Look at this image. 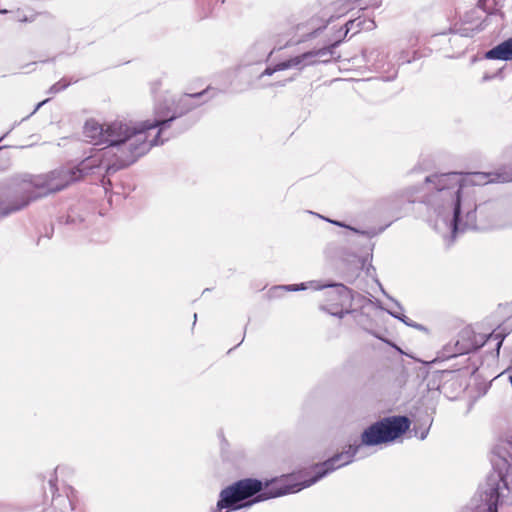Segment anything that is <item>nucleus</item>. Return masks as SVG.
Returning <instances> with one entry per match:
<instances>
[{
    "instance_id": "6ab92c4d",
    "label": "nucleus",
    "mask_w": 512,
    "mask_h": 512,
    "mask_svg": "<svg viewBox=\"0 0 512 512\" xmlns=\"http://www.w3.org/2000/svg\"><path fill=\"white\" fill-rule=\"evenodd\" d=\"M334 6H343V9L341 11V14H344L346 13V11L350 8L349 6V0H339L337 2L334 3Z\"/></svg>"
},
{
    "instance_id": "9d476101",
    "label": "nucleus",
    "mask_w": 512,
    "mask_h": 512,
    "mask_svg": "<svg viewBox=\"0 0 512 512\" xmlns=\"http://www.w3.org/2000/svg\"><path fill=\"white\" fill-rule=\"evenodd\" d=\"M325 285H321L320 281H309L300 284L280 285L275 286L273 290H284L289 292H296L301 290L313 289L321 290Z\"/></svg>"
},
{
    "instance_id": "b1692460",
    "label": "nucleus",
    "mask_w": 512,
    "mask_h": 512,
    "mask_svg": "<svg viewBox=\"0 0 512 512\" xmlns=\"http://www.w3.org/2000/svg\"><path fill=\"white\" fill-rule=\"evenodd\" d=\"M502 341H503V339H502V338L498 341V343H497V350H499V349H500V347H501V345H502Z\"/></svg>"
},
{
    "instance_id": "5701e85b",
    "label": "nucleus",
    "mask_w": 512,
    "mask_h": 512,
    "mask_svg": "<svg viewBox=\"0 0 512 512\" xmlns=\"http://www.w3.org/2000/svg\"><path fill=\"white\" fill-rule=\"evenodd\" d=\"M408 192H409V196H408V197H409V199H410L411 201H414V198H413V197H414V193H415L416 191L409 189V190H408Z\"/></svg>"
},
{
    "instance_id": "9b49d317",
    "label": "nucleus",
    "mask_w": 512,
    "mask_h": 512,
    "mask_svg": "<svg viewBox=\"0 0 512 512\" xmlns=\"http://www.w3.org/2000/svg\"><path fill=\"white\" fill-rule=\"evenodd\" d=\"M308 57H309L308 55H303V54L292 57L286 61L278 63L276 65V70H285V69H289V68H293V67H297L300 69L304 68L305 58H308Z\"/></svg>"
},
{
    "instance_id": "423d86ee",
    "label": "nucleus",
    "mask_w": 512,
    "mask_h": 512,
    "mask_svg": "<svg viewBox=\"0 0 512 512\" xmlns=\"http://www.w3.org/2000/svg\"><path fill=\"white\" fill-rule=\"evenodd\" d=\"M322 289H327L325 297L327 304L323 306L329 314L342 318L348 310L345 309L351 304L352 296L350 290L342 284L322 283Z\"/></svg>"
},
{
    "instance_id": "ddd939ff",
    "label": "nucleus",
    "mask_w": 512,
    "mask_h": 512,
    "mask_svg": "<svg viewBox=\"0 0 512 512\" xmlns=\"http://www.w3.org/2000/svg\"><path fill=\"white\" fill-rule=\"evenodd\" d=\"M362 26H363V19L361 18H357V19H354V20H350L346 23L345 25V30L342 31V29L339 31L340 35H343V36H346L347 33L350 31V30H353L355 28H357L356 32L360 31V30H363L362 29Z\"/></svg>"
},
{
    "instance_id": "dca6fc26",
    "label": "nucleus",
    "mask_w": 512,
    "mask_h": 512,
    "mask_svg": "<svg viewBox=\"0 0 512 512\" xmlns=\"http://www.w3.org/2000/svg\"><path fill=\"white\" fill-rule=\"evenodd\" d=\"M68 86H69L68 82L61 80V81L55 83L54 85H52L49 91H50V93L56 94V93L64 90Z\"/></svg>"
},
{
    "instance_id": "f257e3e1",
    "label": "nucleus",
    "mask_w": 512,
    "mask_h": 512,
    "mask_svg": "<svg viewBox=\"0 0 512 512\" xmlns=\"http://www.w3.org/2000/svg\"><path fill=\"white\" fill-rule=\"evenodd\" d=\"M409 427L410 420L406 416L385 417L362 432L360 443L350 444L341 453L315 465L312 477L302 479L301 474L283 475L268 483L264 491H262V482L259 480H240L220 492L219 500L212 512L235 511L249 507L256 502L299 492L315 484L335 469L351 463L362 446H376L392 442L403 435Z\"/></svg>"
},
{
    "instance_id": "7ed1b4c3",
    "label": "nucleus",
    "mask_w": 512,
    "mask_h": 512,
    "mask_svg": "<svg viewBox=\"0 0 512 512\" xmlns=\"http://www.w3.org/2000/svg\"><path fill=\"white\" fill-rule=\"evenodd\" d=\"M512 181V171L503 173L456 172L426 176L422 184L423 202L453 234L476 228L474 186Z\"/></svg>"
},
{
    "instance_id": "1a4fd4ad",
    "label": "nucleus",
    "mask_w": 512,
    "mask_h": 512,
    "mask_svg": "<svg viewBox=\"0 0 512 512\" xmlns=\"http://www.w3.org/2000/svg\"><path fill=\"white\" fill-rule=\"evenodd\" d=\"M340 42L341 39H338L329 46L303 53V55L309 56L308 58H305L304 67L316 64L317 58L331 57L333 54V49L337 47Z\"/></svg>"
},
{
    "instance_id": "20e7f679",
    "label": "nucleus",
    "mask_w": 512,
    "mask_h": 512,
    "mask_svg": "<svg viewBox=\"0 0 512 512\" xmlns=\"http://www.w3.org/2000/svg\"><path fill=\"white\" fill-rule=\"evenodd\" d=\"M92 144V142H90ZM93 145H95L93 143ZM98 154H95L80 164L79 167H64L42 175H24L13 180L5 199L0 200V216H7L27 207L32 201L50 193L58 192L69 184L79 180L83 173L94 168L105 169L107 173L115 172L125 166H118L115 156L106 157L104 151L108 144Z\"/></svg>"
},
{
    "instance_id": "f3484780",
    "label": "nucleus",
    "mask_w": 512,
    "mask_h": 512,
    "mask_svg": "<svg viewBox=\"0 0 512 512\" xmlns=\"http://www.w3.org/2000/svg\"><path fill=\"white\" fill-rule=\"evenodd\" d=\"M333 19H334V16H331V17H330V18L325 22V24H324L323 26L318 27V28H314V29H313V31H312L311 33L307 34L306 39H310V38H312V37L316 36V34H317L319 31H321L322 29L326 28V26H327L330 22H332V21H333Z\"/></svg>"
},
{
    "instance_id": "a211bd4d",
    "label": "nucleus",
    "mask_w": 512,
    "mask_h": 512,
    "mask_svg": "<svg viewBox=\"0 0 512 512\" xmlns=\"http://www.w3.org/2000/svg\"><path fill=\"white\" fill-rule=\"evenodd\" d=\"M375 27H376V24H375L374 20L363 19V26H362L363 30L371 31V30L375 29Z\"/></svg>"
},
{
    "instance_id": "a878e982",
    "label": "nucleus",
    "mask_w": 512,
    "mask_h": 512,
    "mask_svg": "<svg viewBox=\"0 0 512 512\" xmlns=\"http://www.w3.org/2000/svg\"><path fill=\"white\" fill-rule=\"evenodd\" d=\"M303 27H304V24H299V25H297V30H300V29H302Z\"/></svg>"
},
{
    "instance_id": "f03ea898",
    "label": "nucleus",
    "mask_w": 512,
    "mask_h": 512,
    "mask_svg": "<svg viewBox=\"0 0 512 512\" xmlns=\"http://www.w3.org/2000/svg\"><path fill=\"white\" fill-rule=\"evenodd\" d=\"M209 92V89H205L198 93L183 94L177 101L171 98L158 101L154 108V118L138 123L122 119L100 123L90 119L85 122L83 134L88 142L107 143L108 147L103 155L115 156L118 166H129L145 155L151 147L168 140L169 136L162 138V135L171 122L200 106L202 102L198 100Z\"/></svg>"
},
{
    "instance_id": "393cba45",
    "label": "nucleus",
    "mask_w": 512,
    "mask_h": 512,
    "mask_svg": "<svg viewBox=\"0 0 512 512\" xmlns=\"http://www.w3.org/2000/svg\"><path fill=\"white\" fill-rule=\"evenodd\" d=\"M426 435H427V432L422 433L421 436H420V439H422V440L425 439Z\"/></svg>"
},
{
    "instance_id": "4468645a",
    "label": "nucleus",
    "mask_w": 512,
    "mask_h": 512,
    "mask_svg": "<svg viewBox=\"0 0 512 512\" xmlns=\"http://www.w3.org/2000/svg\"><path fill=\"white\" fill-rule=\"evenodd\" d=\"M324 220L334 224V225H337V226H340V227H345V228H348L350 229L351 231L355 232V233H358V234H362V235H369L367 232L365 231H360L354 227H351V226H348L342 222H339V221H336V220H331V219H328V218H325V217H322Z\"/></svg>"
},
{
    "instance_id": "f8f14e48",
    "label": "nucleus",
    "mask_w": 512,
    "mask_h": 512,
    "mask_svg": "<svg viewBox=\"0 0 512 512\" xmlns=\"http://www.w3.org/2000/svg\"><path fill=\"white\" fill-rule=\"evenodd\" d=\"M387 311L394 318H397V319L401 320L406 325L413 326V324L408 322L407 317L403 314V308H402V306L398 302H395V307L394 308L388 309Z\"/></svg>"
},
{
    "instance_id": "412c9836",
    "label": "nucleus",
    "mask_w": 512,
    "mask_h": 512,
    "mask_svg": "<svg viewBox=\"0 0 512 512\" xmlns=\"http://www.w3.org/2000/svg\"><path fill=\"white\" fill-rule=\"evenodd\" d=\"M47 101H48V99L43 100L42 102L38 103V104H37V106L35 107V109L32 111V113H31L30 115H32V114H34V113H36V111H37V110H38L42 105H44Z\"/></svg>"
},
{
    "instance_id": "bb28decb",
    "label": "nucleus",
    "mask_w": 512,
    "mask_h": 512,
    "mask_svg": "<svg viewBox=\"0 0 512 512\" xmlns=\"http://www.w3.org/2000/svg\"><path fill=\"white\" fill-rule=\"evenodd\" d=\"M495 337V339H499L500 338V335L499 334H495L493 335Z\"/></svg>"
},
{
    "instance_id": "0eeeda50",
    "label": "nucleus",
    "mask_w": 512,
    "mask_h": 512,
    "mask_svg": "<svg viewBox=\"0 0 512 512\" xmlns=\"http://www.w3.org/2000/svg\"><path fill=\"white\" fill-rule=\"evenodd\" d=\"M50 490L53 493L50 507L44 512H71L74 509V491L72 488H66L63 493L55 494L56 477L49 479Z\"/></svg>"
},
{
    "instance_id": "4be33fe9",
    "label": "nucleus",
    "mask_w": 512,
    "mask_h": 512,
    "mask_svg": "<svg viewBox=\"0 0 512 512\" xmlns=\"http://www.w3.org/2000/svg\"><path fill=\"white\" fill-rule=\"evenodd\" d=\"M1 5L5 6L6 4L4 3V0H1ZM8 12H12V9H7V8H0V13H8Z\"/></svg>"
},
{
    "instance_id": "39448f33",
    "label": "nucleus",
    "mask_w": 512,
    "mask_h": 512,
    "mask_svg": "<svg viewBox=\"0 0 512 512\" xmlns=\"http://www.w3.org/2000/svg\"><path fill=\"white\" fill-rule=\"evenodd\" d=\"M492 464L496 475L488 478V488L483 491V512H497V505L512 494V440L502 441L495 449Z\"/></svg>"
},
{
    "instance_id": "6e6552de",
    "label": "nucleus",
    "mask_w": 512,
    "mask_h": 512,
    "mask_svg": "<svg viewBox=\"0 0 512 512\" xmlns=\"http://www.w3.org/2000/svg\"><path fill=\"white\" fill-rule=\"evenodd\" d=\"M485 57L487 59L512 60V38L487 51Z\"/></svg>"
},
{
    "instance_id": "2eb2a0df",
    "label": "nucleus",
    "mask_w": 512,
    "mask_h": 512,
    "mask_svg": "<svg viewBox=\"0 0 512 512\" xmlns=\"http://www.w3.org/2000/svg\"><path fill=\"white\" fill-rule=\"evenodd\" d=\"M16 19L21 22L32 21L34 19V13L29 11L28 14H23L20 9L16 11Z\"/></svg>"
},
{
    "instance_id": "aec40b11",
    "label": "nucleus",
    "mask_w": 512,
    "mask_h": 512,
    "mask_svg": "<svg viewBox=\"0 0 512 512\" xmlns=\"http://www.w3.org/2000/svg\"><path fill=\"white\" fill-rule=\"evenodd\" d=\"M276 71H277V70H276V66H275L274 68H266V69L264 70V72L262 73V76H263V75L270 76V75H272V74H273L274 72H276Z\"/></svg>"
}]
</instances>
